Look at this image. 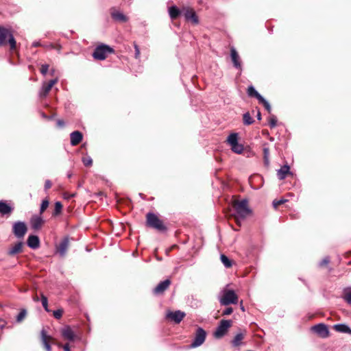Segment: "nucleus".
<instances>
[{"label":"nucleus","instance_id":"obj_1","mask_svg":"<svg viewBox=\"0 0 351 351\" xmlns=\"http://www.w3.org/2000/svg\"><path fill=\"white\" fill-rule=\"evenodd\" d=\"M234 209L236 212L235 219L238 225H241V220L244 219L249 216L252 210L248 206V201L246 199L241 201H236L233 204Z\"/></svg>","mask_w":351,"mask_h":351},{"label":"nucleus","instance_id":"obj_2","mask_svg":"<svg viewBox=\"0 0 351 351\" xmlns=\"http://www.w3.org/2000/svg\"><path fill=\"white\" fill-rule=\"evenodd\" d=\"M219 303L222 306H228L229 304H236L238 303V295L234 290L223 288L218 296Z\"/></svg>","mask_w":351,"mask_h":351},{"label":"nucleus","instance_id":"obj_3","mask_svg":"<svg viewBox=\"0 0 351 351\" xmlns=\"http://www.w3.org/2000/svg\"><path fill=\"white\" fill-rule=\"evenodd\" d=\"M146 224L147 226L154 228L160 232H165L166 226L156 215L153 213H148L146 215Z\"/></svg>","mask_w":351,"mask_h":351},{"label":"nucleus","instance_id":"obj_4","mask_svg":"<svg viewBox=\"0 0 351 351\" xmlns=\"http://www.w3.org/2000/svg\"><path fill=\"white\" fill-rule=\"evenodd\" d=\"M7 41L10 44V49H15L16 43L13 34L9 29L0 27V46L5 45Z\"/></svg>","mask_w":351,"mask_h":351},{"label":"nucleus","instance_id":"obj_5","mask_svg":"<svg viewBox=\"0 0 351 351\" xmlns=\"http://www.w3.org/2000/svg\"><path fill=\"white\" fill-rule=\"evenodd\" d=\"M112 53H114V49L112 47L107 45L101 44L95 49L93 53V57L95 60H104L107 58L108 54Z\"/></svg>","mask_w":351,"mask_h":351},{"label":"nucleus","instance_id":"obj_6","mask_svg":"<svg viewBox=\"0 0 351 351\" xmlns=\"http://www.w3.org/2000/svg\"><path fill=\"white\" fill-rule=\"evenodd\" d=\"M232 322L228 319H222L220 321L218 326L217 327L214 337L216 339H220L223 337L228 332V329L232 326Z\"/></svg>","mask_w":351,"mask_h":351},{"label":"nucleus","instance_id":"obj_7","mask_svg":"<svg viewBox=\"0 0 351 351\" xmlns=\"http://www.w3.org/2000/svg\"><path fill=\"white\" fill-rule=\"evenodd\" d=\"M27 231V228L25 222L18 221L14 223L12 226V232L18 239H23Z\"/></svg>","mask_w":351,"mask_h":351},{"label":"nucleus","instance_id":"obj_8","mask_svg":"<svg viewBox=\"0 0 351 351\" xmlns=\"http://www.w3.org/2000/svg\"><path fill=\"white\" fill-rule=\"evenodd\" d=\"M206 337V331L202 328L199 327L196 330L194 339L189 347L194 348L200 346L205 341Z\"/></svg>","mask_w":351,"mask_h":351},{"label":"nucleus","instance_id":"obj_9","mask_svg":"<svg viewBox=\"0 0 351 351\" xmlns=\"http://www.w3.org/2000/svg\"><path fill=\"white\" fill-rule=\"evenodd\" d=\"M182 14L186 21H189L194 25L199 23L198 16L193 8L189 6L182 7Z\"/></svg>","mask_w":351,"mask_h":351},{"label":"nucleus","instance_id":"obj_10","mask_svg":"<svg viewBox=\"0 0 351 351\" xmlns=\"http://www.w3.org/2000/svg\"><path fill=\"white\" fill-rule=\"evenodd\" d=\"M58 78H55L50 80L48 83L43 82L38 93L39 97L40 98L45 97L49 94L52 87L58 82Z\"/></svg>","mask_w":351,"mask_h":351},{"label":"nucleus","instance_id":"obj_11","mask_svg":"<svg viewBox=\"0 0 351 351\" xmlns=\"http://www.w3.org/2000/svg\"><path fill=\"white\" fill-rule=\"evenodd\" d=\"M312 330L322 338H326L329 336L328 326L324 324H318L313 326Z\"/></svg>","mask_w":351,"mask_h":351},{"label":"nucleus","instance_id":"obj_12","mask_svg":"<svg viewBox=\"0 0 351 351\" xmlns=\"http://www.w3.org/2000/svg\"><path fill=\"white\" fill-rule=\"evenodd\" d=\"M112 19L117 22L125 23L128 21L129 18L125 16L123 12L112 7L110 10Z\"/></svg>","mask_w":351,"mask_h":351},{"label":"nucleus","instance_id":"obj_13","mask_svg":"<svg viewBox=\"0 0 351 351\" xmlns=\"http://www.w3.org/2000/svg\"><path fill=\"white\" fill-rule=\"evenodd\" d=\"M69 246V239L68 237H66L60 241L58 245L56 246V251L60 257H64L66 256Z\"/></svg>","mask_w":351,"mask_h":351},{"label":"nucleus","instance_id":"obj_14","mask_svg":"<svg viewBox=\"0 0 351 351\" xmlns=\"http://www.w3.org/2000/svg\"><path fill=\"white\" fill-rule=\"evenodd\" d=\"M185 313L180 311H176L174 312L169 311L167 314V317L174 321L176 324H179L184 317Z\"/></svg>","mask_w":351,"mask_h":351},{"label":"nucleus","instance_id":"obj_15","mask_svg":"<svg viewBox=\"0 0 351 351\" xmlns=\"http://www.w3.org/2000/svg\"><path fill=\"white\" fill-rule=\"evenodd\" d=\"M230 56L234 66L237 69H241V62L240 57L234 47L230 49Z\"/></svg>","mask_w":351,"mask_h":351},{"label":"nucleus","instance_id":"obj_16","mask_svg":"<svg viewBox=\"0 0 351 351\" xmlns=\"http://www.w3.org/2000/svg\"><path fill=\"white\" fill-rule=\"evenodd\" d=\"M44 223V219L41 215H34L30 219V224L32 229L37 230H39Z\"/></svg>","mask_w":351,"mask_h":351},{"label":"nucleus","instance_id":"obj_17","mask_svg":"<svg viewBox=\"0 0 351 351\" xmlns=\"http://www.w3.org/2000/svg\"><path fill=\"white\" fill-rule=\"evenodd\" d=\"M61 335L64 339L70 341L75 340V335L70 326H66L62 328Z\"/></svg>","mask_w":351,"mask_h":351},{"label":"nucleus","instance_id":"obj_18","mask_svg":"<svg viewBox=\"0 0 351 351\" xmlns=\"http://www.w3.org/2000/svg\"><path fill=\"white\" fill-rule=\"evenodd\" d=\"M171 281L169 279L160 282L154 289L153 292L156 295L163 293V292L169 287Z\"/></svg>","mask_w":351,"mask_h":351},{"label":"nucleus","instance_id":"obj_19","mask_svg":"<svg viewBox=\"0 0 351 351\" xmlns=\"http://www.w3.org/2000/svg\"><path fill=\"white\" fill-rule=\"evenodd\" d=\"M27 244L28 247L32 249L36 250L40 246V240L36 235H29L27 238Z\"/></svg>","mask_w":351,"mask_h":351},{"label":"nucleus","instance_id":"obj_20","mask_svg":"<svg viewBox=\"0 0 351 351\" xmlns=\"http://www.w3.org/2000/svg\"><path fill=\"white\" fill-rule=\"evenodd\" d=\"M71 144L73 146L78 145L83 138L82 134L80 131H74L70 134Z\"/></svg>","mask_w":351,"mask_h":351},{"label":"nucleus","instance_id":"obj_21","mask_svg":"<svg viewBox=\"0 0 351 351\" xmlns=\"http://www.w3.org/2000/svg\"><path fill=\"white\" fill-rule=\"evenodd\" d=\"M14 210V207L7 204L5 201H0V214L1 215H10Z\"/></svg>","mask_w":351,"mask_h":351},{"label":"nucleus","instance_id":"obj_22","mask_svg":"<svg viewBox=\"0 0 351 351\" xmlns=\"http://www.w3.org/2000/svg\"><path fill=\"white\" fill-rule=\"evenodd\" d=\"M289 174H292V173L290 171V167L288 165H283L277 171V176L280 180H284Z\"/></svg>","mask_w":351,"mask_h":351},{"label":"nucleus","instance_id":"obj_23","mask_svg":"<svg viewBox=\"0 0 351 351\" xmlns=\"http://www.w3.org/2000/svg\"><path fill=\"white\" fill-rule=\"evenodd\" d=\"M332 328L338 332L351 335V328L346 324H335Z\"/></svg>","mask_w":351,"mask_h":351},{"label":"nucleus","instance_id":"obj_24","mask_svg":"<svg viewBox=\"0 0 351 351\" xmlns=\"http://www.w3.org/2000/svg\"><path fill=\"white\" fill-rule=\"evenodd\" d=\"M51 339L50 336L47 335L45 330H42L41 331V340L43 344V346L46 349L47 351H51V347L49 343V340Z\"/></svg>","mask_w":351,"mask_h":351},{"label":"nucleus","instance_id":"obj_25","mask_svg":"<svg viewBox=\"0 0 351 351\" xmlns=\"http://www.w3.org/2000/svg\"><path fill=\"white\" fill-rule=\"evenodd\" d=\"M182 14V8L180 10L176 5H172L169 8V14L172 20L176 19Z\"/></svg>","mask_w":351,"mask_h":351},{"label":"nucleus","instance_id":"obj_26","mask_svg":"<svg viewBox=\"0 0 351 351\" xmlns=\"http://www.w3.org/2000/svg\"><path fill=\"white\" fill-rule=\"evenodd\" d=\"M23 250V242L20 241L16 243L12 247H11L8 254L10 256H14L16 254L21 253Z\"/></svg>","mask_w":351,"mask_h":351},{"label":"nucleus","instance_id":"obj_27","mask_svg":"<svg viewBox=\"0 0 351 351\" xmlns=\"http://www.w3.org/2000/svg\"><path fill=\"white\" fill-rule=\"evenodd\" d=\"M247 95L249 97L256 98L258 101L263 98V97L256 91L253 86H250L248 87Z\"/></svg>","mask_w":351,"mask_h":351},{"label":"nucleus","instance_id":"obj_28","mask_svg":"<svg viewBox=\"0 0 351 351\" xmlns=\"http://www.w3.org/2000/svg\"><path fill=\"white\" fill-rule=\"evenodd\" d=\"M244 338V335L243 333L240 332L235 335L233 340L232 341V344L234 347L239 346L241 344V341Z\"/></svg>","mask_w":351,"mask_h":351},{"label":"nucleus","instance_id":"obj_29","mask_svg":"<svg viewBox=\"0 0 351 351\" xmlns=\"http://www.w3.org/2000/svg\"><path fill=\"white\" fill-rule=\"evenodd\" d=\"M227 142L231 147L232 145L239 143L238 142V134L237 133H232L230 134L227 138Z\"/></svg>","mask_w":351,"mask_h":351},{"label":"nucleus","instance_id":"obj_30","mask_svg":"<svg viewBox=\"0 0 351 351\" xmlns=\"http://www.w3.org/2000/svg\"><path fill=\"white\" fill-rule=\"evenodd\" d=\"M243 124L245 125H250L254 123V119L251 117L250 112H247L243 115Z\"/></svg>","mask_w":351,"mask_h":351},{"label":"nucleus","instance_id":"obj_31","mask_svg":"<svg viewBox=\"0 0 351 351\" xmlns=\"http://www.w3.org/2000/svg\"><path fill=\"white\" fill-rule=\"evenodd\" d=\"M243 145L239 143L231 146V150L237 154H241L243 152Z\"/></svg>","mask_w":351,"mask_h":351},{"label":"nucleus","instance_id":"obj_32","mask_svg":"<svg viewBox=\"0 0 351 351\" xmlns=\"http://www.w3.org/2000/svg\"><path fill=\"white\" fill-rule=\"evenodd\" d=\"M343 298L348 304L351 305V288L344 289Z\"/></svg>","mask_w":351,"mask_h":351},{"label":"nucleus","instance_id":"obj_33","mask_svg":"<svg viewBox=\"0 0 351 351\" xmlns=\"http://www.w3.org/2000/svg\"><path fill=\"white\" fill-rule=\"evenodd\" d=\"M221 261L226 268H229L232 266L231 261L224 254H221L220 256Z\"/></svg>","mask_w":351,"mask_h":351},{"label":"nucleus","instance_id":"obj_34","mask_svg":"<svg viewBox=\"0 0 351 351\" xmlns=\"http://www.w3.org/2000/svg\"><path fill=\"white\" fill-rule=\"evenodd\" d=\"M62 203L60 202H56L55 203V208H54V211L53 213V215L57 216L59 214H60V213L62 212Z\"/></svg>","mask_w":351,"mask_h":351},{"label":"nucleus","instance_id":"obj_35","mask_svg":"<svg viewBox=\"0 0 351 351\" xmlns=\"http://www.w3.org/2000/svg\"><path fill=\"white\" fill-rule=\"evenodd\" d=\"M27 315V311L25 309H22L20 313L17 315L16 321L18 323L21 322Z\"/></svg>","mask_w":351,"mask_h":351},{"label":"nucleus","instance_id":"obj_36","mask_svg":"<svg viewBox=\"0 0 351 351\" xmlns=\"http://www.w3.org/2000/svg\"><path fill=\"white\" fill-rule=\"evenodd\" d=\"M49 206V201L48 199H43L42 201L40 208V215H41L44 211Z\"/></svg>","mask_w":351,"mask_h":351},{"label":"nucleus","instance_id":"obj_37","mask_svg":"<svg viewBox=\"0 0 351 351\" xmlns=\"http://www.w3.org/2000/svg\"><path fill=\"white\" fill-rule=\"evenodd\" d=\"M41 302L43 308L47 312H49V310L48 308V300L47 298L43 294L41 295Z\"/></svg>","mask_w":351,"mask_h":351},{"label":"nucleus","instance_id":"obj_38","mask_svg":"<svg viewBox=\"0 0 351 351\" xmlns=\"http://www.w3.org/2000/svg\"><path fill=\"white\" fill-rule=\"evenodd\" d=\"M259 103L262 104L264 106L265 108L269 113L271 112V106H270L269 103L264 97L261 101H259Z\"/></svg>","mask_w":351,"mask_h":351},{"label":"nucleus","instance_id":"obj_39","mask_svg":"<svg viewBox=\"0 0 351 351\" xmlns=\"http://www.w3.org/2000/svg\"><path fill=\"white\" fill-rule=\"evenodd\" d=\"M269 123L271 128H274L277 125V118L275 115H271L269 119Z\"/></svg>","mask_w":351,"mask_h":351},{"label":"nucleus","instance_id":"obj_40","mask_svg":"<svg viewBox=\"0 0 351 351\" xmlns=\"http://www.w3.org/2000/svg\"><path fill=\"white\" fill-rule=\"evenodd\" d=\"M82 162L86 167H90L93 164V160L90 156L83 157Z\"/></svg>","mask_w":351,"mask_h":351},{"label":"nucleus","instance_id":"obj_41","mask_svg":"<svg viewBox=\"0 0 351 351\" xmlns=\"http://www.w3.org/2000/svg\"><path fill=\"white\" fill-rule=\"evenodd\" d=\"M32 45L34 47H44L46 48H48V47L53 48V47L52 44H50L49 45H43L39 41L33 42Z\"/></svg>","mask_w":351,"mask_h":351},{"label":"nucleus","instance_id":"obj_42","mask_svg":"<svg viewBox=\"0 0 351 351\" xmlns=\"http://www.w3.org/2000/svg\"><path fill=\"white\" fill-rule=\"evenodd\" d=\"M63 314V311L62 309H58L56 311H54L53 313V315L54 317L57 319H59L62 317Z\"/></svg>","mask_w":351,"mask_h":351},{"label":"nucleus","instance_id":"obj_43","mask_svg":"<svg viewBox=\"0 0 351 351\" xmlns=\"http://www.w3.org/2000/svg\"><path fill=\"white\" fill-rule=\"evenodd\" d=\"M286 202H287V200L284 199H279V200H274L273 202V206L275 208H277L280 205L284 204Z\"/></svg>","mask_w":351,"mask_h":351},{"label":"nucleus","instance_id":"obj_44","mask_svg":"<svg viewBox=\"0 0 351 351\" xmlns=\"http://www.w3.org/2000/svg\"><path fill=\"white\" fill-rule=\"evenodd\" d=\"M330 263V258L329 256H326L323 258L322 261L319 263V267H323L325 265H327Z\"/></svg>","mask_w":351,"mask_h":351},{"label":"nucleus","instance_id":"obj_45","mask_svg":"<svg viewBox=\"0 0 351 351\" xmlns=\"http://www.w3.org/2000/svg\"><path fill=\"white\" fill-rule=\"evenodd\" d=\"M48 70H49L48 64H42L41 68H40V73H42V75H45L47 73Z\"/></svg>","mask_w":351,"mask_h":351},{"label":"nucleus","instance_id":"obj_46","mask_svg":"<svg viewBox=\"0 0 351 351\" xmlns=\"http://www.w3.org/2000/svg\"><path fill=\"white\" fill-rule=\"evenodd\" d=\"M134 49H135L134 57H135V58L138 59L139 57H140V49H139V47H138V46L137 45V44L136 43H134Z\"/></svg>","mask_w":351,"mask_h":351},{"label":"nucleus","instance_id":"obj_47","mask_svg":"<svg viewBox=\"0 0 351 351\" xmlns=\"http://www.w3.org/2000/svg\"><path fill=\"white\" fill-rule=\"evenodd\" d=\"M263 152H264L265 161L267 164H268L269 163L268 156H269V149L267 147L264 148Z\"/></svg>","mask_w":351,"mask_h":351},{"label":"nucleus","instance_id":"obj_48","mask_svg":"<svg viewBox=\"0 0 351 351\" xmlns=\"http://www.w3.org/2000/svg\"><path fill=\"white\" fill-rule=\"evenodd\" d=\"M233 312V308L232 307L226 308L222 313V315H230Z\"/></svg>","mask_w":351,"mask_h":351},{"label":"nucleus","instance_id":"obj_49","mask_svg":"<svg viewBox=\"0 0 351 351\" xmlns=\"http://www.w3.org/2000/svg\"><path fill=\"white\" fill-rule=\"evenodd\" d=\"M51 181H50V180H47L45 181V190H47V189H50V188H51Z\"/></svg>","mask_w":351,"mask_h":351},{"label":"nucleus","instance_id":"obj_50","mask_svg":"<svg viewBox=\"0 0 351 351\" xmlns=\"http://www.w3.org/2000/svg\"><path fill=\"white\" fill-rule=\"evenodd\" d=\"M56 123L59 128H62L64 126V121L62 119L57 120Z\"/></svg>","mask_w":351,"mask_h":351},{"label":"nucleus","instance_id":"obj_51","mask_svg":"<svg viewBox=\"0 0 351 351\" xmlns=\"http://www.w3.org/2000/svg\"><path fill=\"white\" fill-rule=\"evenodd\" d=\"M5 326V322L0 318V328H3Z\"/></svg>","mask_w":351,"mask_h":351},{"label":"nucleus","instance_id":"obj_52","mask_svg":"<svg viewBox=\"0 0 351 351\" xmlns=\"http://www.w3.org/2000/svg\"><path fill=\"white\" fill-rule=\"evenodd\" d=\"M63 350L64 351H71V348L69 347V345L68 343L65 344L64 346H63Z\"/></svg>","mask_w":351,"mask_h":351},{"label":"nucleus","instance_id":"obj_53","mask_svg":"<svg viewBox=\"0 0 351 351\" xmlns=\"http://www.w3.org/2000/svg\"><path fill=\"white\" fill-rule=\"evenodd\" d=\"M257 119L258 120H261V112L259 110H258V112H257Z\"/></svg>","mask_w":351,"mask_h":351},{"label":"nucleus","instance_id":"obj_54","mask_svg":"<svg viewBox=\"0 0 351 351\" xmlns=\"http://www.w3.org/2000/svg\"><path fill=\"white\" fill-rule=\"evenodd\" d=\"M241 309L244 311H245V308H244V306L242 305V302L241 303Z\"/></svg>","mask_w":351,"mask_h":351},{"label":"nucleus","instance_id":"obj_55","mask_svg":"<svg viewBox=\"0 0 351 351\" xmlns=\"http://www.w3.org/2000/svg\"><path fill=\"white\" fill-rule=\"evenodd\" d=\"M54 74V70L51 71V75H53Z\"/></svg>","mask_w":351,"mask_h":351},{"label":"nucleus","instance_id":"obj_56","mask_svg":"<svg viewBox=\"0 0 351 351\" xmlns=\"http://www.w3.org/2000/svg\"><path fill=\"white\" fill-rule=\"evenodd\" d=\"M71 176H72V174H71V173H68V174H67L68 178H71Z\"/></svg>","mask_w":351,"mask_h":351},{"label":"nucleus","instance_id":"obj_57","mask_svg":"<svg viewBox=\"0 0 351 351\" xmlns=\"http://www.w3.org/2000/svg\"><path fill=\"white\" fill-rule=\"evenodd\" d=\"M38 298H34V300H35V301H38Z\"/></svg>","mask_w":351,"mask_h":351},{"label":"nucleus","instance_id":"obj_58","mask_svg":"<svg viewBox=\"0 0 351 351\" xmlns=\"http://www.w3.org/2000/svg\"><path fill=\"white\" fill-rule=\"evenodd\" d=\"M43 117L45 118H47V117L46 115H45L44 114H43Z\"/></svg>","mask_w":351,"mask_h":351}]
</instances>
